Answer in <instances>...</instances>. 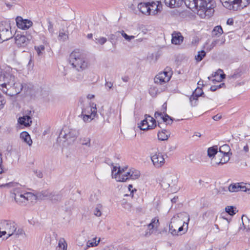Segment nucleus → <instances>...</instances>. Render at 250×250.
Here are the masks:
<instances>
[{
    "label": "nucleus",
    "instance_id": "obj_47",
    "mask_svg": "<svg viewBox=\"0 0 250 250\" xmlns=\"http://www.w3.org/2000/svg\"><path fill=\"white\" fill-rule=\"evenodd\" d=\"M100 242V240H99L98 241H96V239H93V241H88V242H87V247H95V246H96L98 245V244H99Z\"/></svg>",
    "mask_w": 250,
    "mask_h": 250
},
{
    "label": "nucleus",
    "instance_id": "obj_44",
    "mask_svg": "<svg viewBox=\"0 0 250 250\" xmlns=\"http://www.w3.org/2000/svg\"><path fill=\"white\" fill-rule=\"evenodd\" d=\"M90 141L91 140L89 138H83L80 140V143L82 145L89 147L90 146Z\"/></svg>",
    "mask_w": 250,
    "mask_h": 250
},
{
    "label": "nucleus",
    "instance_id": "obj_15",
    "mask_svg": "<svg viewBox=\"0 0 250 250\" xmlns=\"http://www.w3.org/2000/svg\"><path fill=\"white\" fill-rule=\"evenodd\" d=\"M151 159L153 165L156 167H160L164 164L165 159L163 156L160 153L153 155L151 157Z\"/></svg>",
    "mask_w": 250,
    "mask_h": 250
},
{
    "label": "nucleus",
    "instance_id": "obj_14",
    "mask_svg": "<svg viewBox=\"0 0 250 250\" xmlns=\"http://www.w3.org/2000/svg\"><path fill=\"white\" fill-rule=\"evenodd\" d=\"M148 5L150 8V15H156L162 8L161 2L159 1L147 2Z\"/></svg>",
    "mask_w": 250,
    "mask_h": 250
},
{
    "label": "nucleus",
    "instance_id": "obj_7",
    "mask_svg": "<svg viewBox=\"0 0 250 250\" xmlns=\"http://www.w3.org/2000/svg\"><path fill=\"white\" fill-rule=\"evenodd\" d=\"M9 23L4 22L0 24V38L1 42L7 41L12 38L13 35Z\"/></svg>",
    "mask_w": 250,
    "mask_h": 250
},
{
    "label": "nucleus",
    "instance_id": "obj_26",
    "mask_svg": "<svg viewBox=\"0 0 250 250\" xmlns=\"http://www.w3.org/2000/svg\"><path fill=\"white\" fill-rule=\"evenodd\" d=\"M126 174L128 176V179H131L135 180L140 177V173L139 171L134 168H132L130 169L129 171L126 172Z\"/></svg>",
    "mask_w": 250,
    "mask_h": 250
},
{
    "label": "nucleus",
    "instance_id": "obj_18",
    "mask_svg": "<svg viewBox=\"0 0 250 250\" xmlns=\"http://www.w3.org/2000/svg\"><path fill=\"white\" fill-rule=\"evenodd\" d=\"M15 43L19 47H24L27 45L29 40L24 35L18 34L15 38Z\"/></svg>",
    "mask_w": 250,
    "mask_h": 250
},
{
    "label": "nucleus",
    "instance_id": "obj_43",
    "mask_svg": "<svg viewBox=\"0 0 250 250\" xmlns=\"http://www.w3.org/2000/svg\"><path fill=\"white\" fill-rule=\"evenodd\" d=\"M68 36L65 32L63 29L60 30L59 31V39L62 40V41H65L67 40Z\"/></svg>",
    "mask_w": 250,
    "mask_h": 250
},
{
    "label": "nucleus",
    "instance_id": "obj_23",
    "mask_svg": "<svg viewBox=\"0 0 250 250\" xmlns=\"http://www.w3.org/2000/svg\"><path fill=\"white\" fill-rule=\"evenodd\" d=\"M51 192L49 190H42L37 193L36 197L40 200L49 199L51 195Z\"/></svg>",
    "mask_w": 250,
    "mask_h": 250
},
{
    "label": "nucleus",
    "instance_id": "obj_6",
    "mask_svg": "<svg viewBox=\"0 0 250 250\" xmlns=\"http://www.w3.org/2000/svg\"><path fill=\"white\" fill-rule=\"evenodd\" d=\"M172 75V69L170 67H167L164 71L160 72L154 78L156 83L162 84L168 82Z\"/></svg>",
    "mask_w": 250,
    "mask_h": 250
},
{
    "label": "nucleus",
    "instance_id": "obj_24",
    "mask_svg": "<svg viewBox=\"0 0 250 250\" xmlns=\"http://www.w3.org/2000/svg\"><path fill=\"white\" fill-rule=\"evenodd\" d=\"M223 6L227 8L236 10L237 8H235L234 5L236 4V0H221Z\"/></svg>",
    "mask_w": 250,
    "mask_h": 250
},
{
    "label": "nucleus",
    "instance_id": "obj_33",
    "mask_svg": "<svg viewBox=\"0 0 250 250\" xmlns=\"http://www.w3.org/2000/svg\"><path fill=\"white\" fill-rule=\"evenodd\" d=\"M241 219L244 228L250 230V219L245 215H242Z\"/></svg>",
    "mask_w": 250,
    "mask_h": 250
},
{
    "label": "nucleus",
    "instance_id": "obj_11",
    "mask_svg": "<svg viewBox=\"0 0 250 250\" xmlns=\"http://www.w3.org/2000/svg\"><path fill=\"white\" fill-rule=\"evenodd\" d=\"M127 167H124L121 168L120 167H118V171L114 174V178L118 182H125L128 180V176L126 174V170Z\"/></svg>",
    "mask_w": 250,
    "mask_h": 250
},
{
    "label": "nucleus",
    "instance_id": "obj_56",
    "mask_svg": "<svg viewBox=\"0 0 250 250\" xmlns=\"http://www.w3.org/2000/svg\"><path fill=\"white\" fill-rule=\"evenodd\" d=\"M167 104L166 103H165L162 106L161 112L165 115L167 111Z\"/></svg>",
    "mask_w": 250,
    "mask_h": 250
},
{
    "label": "nucleus",
    "instance_id": "obj_49",
    "mask_svg": "<svg viewBox=\"0 0 250 250\" xmlns=\"http://www.w3.org/2000/svg\"><path fill=\"white\" fill-rule=\"evenodd\" d=\"M157 92L158 89L154 86H151L149 90V93L152 97L156 96Z\"/></svg>",
    "mask_w": 250,
    "mask_h": 250
},
{
    "label": "nucleus",
    "instance_id": "obj_36",
    "mask_svg": "<svg viewBox=\"0 0 250 250\" xmlns=\"http://www.w3.org/2000/svg\"><path fill=\"white\" fill-rule=\"evenodd\" d=\"M230 150L229 146L228 145H224L219 147V152H222L224 155L229 156V152Z\"/></svg>",
    "mask_w": 250,
    "mask_h": 250
},
{
    "label": "nucleus",
    "instance_id": "obj_58",
    "mask_svg": "<svg viewBox=\"0 0 250 250\" xmlns=\"http://www.w3.org/2000/svg\"><path fill=\"white\" fill-rule=\"evenodd\" d=\"M162 116H164V115L161 111H156L154 114V117L156 119L158 118L159 117H160L162 119Z\"/></svg>",
    "mask_w": 250,
    "mask_h": 250
},
{
    "label": "nucleus",
    "instance_id": "obj_19",
    "mask_svg": "<svg viewBox=\"0 0 250 250\" xmlns=\"http://www.w3.org/2000/svg\"><path fill=\"white\" fill-rule=\"evenodd\" d=\"M31 196V194L29 192H27L22 194H16L15 196V200L19 204L25 203L26 201L28 200L29 197Z\"/></svg>",
    "mask_w": 250,
    "mask_h": 250
},
{
    "label": "nucleus",
    "instance_id": "obj_9",
    "mask_svg": "<svg viewBox=\"0 0 250 250\" xmlns=\"http://www.w3.org/2000/svg\"><path fill=\"white\" fill-rule=\"evenodd\" d=\"M230 192H238L239 191L248 192L250 190V184L244 183H237L230 185L229 187Z\"/></svg>",
    "mask_w": 250,
    "mask_h": 250
},
{
    "label": "nucleus",
    "instance_id": "obj_42",
    "mask_svg": "<svg viewBox=\"0 0 250 250\" xmlns=\"http://www.w3.org/2000/svg\"><path fill=\"white\" fill-rule=\"evenodd\" d=\"M102 209V206L101 204H98L96 206L94 209L93 212L95 215L99 217L102 214L101 210Z\"/></svg>",
    "mask_w": 250,
    "mask_h": 250
},
{
    "label": "nucleus",
    "instance_id": "obj_60",
    "mask_svg": "<svg viewBox=\"0 0 250 250\" xmlns=\"http://www.w3.org/2000/svg\"><path fill=\"white\" fill-rule=\"evenodd\" d=\"M219 42V40H215V41H213L210 44V49H212V48H213L217 43V42Z\"/></svg>",
    "mask_w": 250,
    "mask_h": 250
},
{
    "label": "nucleus",
    "instance_id": "obj_62",
    "mask_svg": "<svg viewBox=\"0 0 250 250\" xmlns=\"http://www.w3.org/2000/svg\"><path fill=\"white\" fill-rule=\"evenodd\" d=\"M221 118V115H219V114H217L215 116H214L213 117H212V119L214 120V121H218L219 120H220V119Z\"/></svg>",
    "mask_w": 250,
    "mask_h": 250
},
{
    "label": "nucleus",
    "instance_id": "obj_59",
    "mask_svg": "<svg viewBox=\"0 0 250 250\" xmlns=\"http://www.w3.org/2000/svg\"><path fill=\"white\" fill-rule=\"evenodd\" d=\"M217 72H215L214 74H212L211 76L208 77V79L209 80H211L213 83H215V82H217V80L215 79H212V78L213 77H216Z\"/></svg>",
    "mask_w": 250,
    "mask_h": 250
},
{
    "label": "nucleus",
    "instance_id": "obj_38",
    "mask_svg": "<svg viewBox=\"0 0 250 250\" xmlns=\"http://www.w3.org/2000/svg\"><path fill=\"white\" fill-rule=\"evenodd\" d=\"M162 119L163 122L165 123L167 125H171L173 121V119L167 114H165L164 116H162Z\"/></svg>",
    "mask_w": 250,
    "mask_h": 250
},
{
    "label": "nucleus",
    "instance_id": "obj_48",
    "mask_svg": "<svg viewBox=\"0 0 250 250\" xmlns=\"http://www.w3.org/2000/svg\"><path fill=\"white\" fill-rule=\"evenodd\" d=\"M216 72V76L220 74L219 78L217 80V82H220L222 79L225 78L226 75L223 73V71L222 69H219Z\"/></svg>",
    "mask_w": 250,
    "mask_h": 250
},
{
    "label": "nucleus",
    "instance_id": "obj_20",
    "mask_svg": "<svg viewBox=\"0 0 250 250\" xmlns=\"http://www.w3.org/2000/svg\"><path fill=\"white\" fill-rule=\"evenodd\" d=\"M184 37L180 32L174 31L172 34L171 42L173 44L178 45L180 44L183 41Z\"/></svg>",
    "mask_w": 250,
    "mask_h": 250
},
{
    "label": "nucleus",
    "instance_id": "obj_45",
    "mask_svg": "<svg viewBox=\"0 0 250 250\" xmlns=\"http://www.w3.org/2000/svg\"><path fill=\"white\" fill-rule=\"evenodd\" d=\"M107 41V39L105 37H100L98 38H95V42L97 44L101 45L104 44Z\"/></svg>",
    "mask_w": 250,
    "mask_h": 250
},
{
    "label": "nucleus",
    "instance_id": "obj_51",
    "mask_svg": "<svg viewBox=\"0 0 250 250\" xmlns=\"http://www.w3.org/2000/svg\"><path fill=\"white\" fill-rule=\"evenodd\" d=\"M6 102V101L4 97L1 94H0V110L4 107Z\"/></svg>",
    "mask_w": 250,
    "mask_h": 250
},
{
    "label": "nucleus",
    "instance_id": "obj_63",
    "mask_svg": "<svg viewBox=\"0 0 250 250\" xmlns=\"http://www.w3.org/2000/svg\"><path fill=\"white\" fill-rule=\"evenodd\" d=\"M227 24L231 25L233 24V20L232 19H229L227 21Z\"/></svg>",
    "mask_w": 250,
    "mask_h": 250
},
{
    "label": "nucleus",
    "instance_id": "obj_10",
    "mask_svg": "<svg viewBox=\"0 0 250 250\" xmlns=\"http://www.w3.org/2000/svg\"><path fill=\"white\" fill-rule=\"evenodd\" d=\"M127 167H124L121 168L120 167H118V171L114 174V178L118 182H125L128 180V176L126 174V170Z\"/></svg>",
    "mask_w": 250,
    "mask_h": 250
},
{
    "label": "nucleus",
    "instance_id": "obj_17",
    "mask_svg": "<svg viewBox=\"0 0 250 250\" xmlns=\"http://www.w3.org/2000/svg\"><path fill=\"white\" fill-rule=\"evenodd\" d=\"M82 110L81 114H90L93 113V114H97L96 104L92 103H89L88 105H83L82 107Z\"/></svg>",
    "mask_w": 250,
    "mask_h": 250
},
{
    "label": "nucleus",
    "instance_id": "obj_29",
    "mask_svg": "<svg viewBox=\"0 0 250 250\" xmlns=\"http://www.w3.org/2000/svg\"><path fill=\"white\" fill-rule=\"evenodd\" d=\"M166 5L171 7H179L181 5V0H165Z\"/></svg>",
    "mask_w": 250,
    "mask_h": 250
},
{
    "label": "nucleus",
    "instance_id": "obj_34",
    "mask_svg": "<svg viewBox=\"0 0 250 250\" xmlns=\"http://www.w3.org/2000/svg\"><path fill=\"white\" fill-rule=\"evenodd\" d=\"M58 246L61 250H67V244L63 238L59 239Z\"/></svg>",
    "mask_w": 250,
    "mask_h": 250
},
{
    "label": "nucleus",
    "instance_id": "obj_52",
    "mask_svg": "<svg viewBox=\"0 0 250 250\" xmlns=\"http://www.w3.org/2000/svg\"><path fill=\"white\" fill-rule=\"evenodd\" d=\"M122 36L127 41H130L131 40L135 38L134 36H129L127 34L124 32V31L122 32Z\"/></svg>",
    "mask_w": 250,
    "mask_h": 250
},
{
    "label": "nucleus",
    "instance_id": "obj_28",
    "mask_svg": "<svg viewBox=\"0 0 250 250\" xmlns=\"http://www.w3.org/2000/svg\"><path fill=\"white\" fill-rule=\"evenodd\" d=\"M20 137L29 146H31L32 144V141L31 139L30 135L27 132H22L20 134Z\"/></svg>",
    "mask_w": 250,
    "mask_h": 250
},
{
    "label": "nucleus",
    "instance_id": "obj_55",
    "mask_svg": "<svg viewBox=\"0 0 250 250\" xmlns=\"http://www.w3.org/2000/svg\"><path fill=\"white\" fill-rule=\"evenodd\" d=\"M34 113V111L31 110H27L25 111V116H27L28 118H31Z\"/></svg>",
    "mask_w": 250,
    "mask_h": 250
},
{
    "label": "nucleus",
    "instance_id": "obj_57",
    "mask_svg": "<svg viewBox=\"0 0 250 250\" xmlns=\"http://www.w3.org/2000/svg\"><path fill=\"white\" fill-rule=\"evenodd\" d=\"M151 223L155 225V228H157L159 225V219L155 217L152 219Z\"/></svg>",
    "mask_w": 250,
    "mask_h": 250
},
{
    "label": "nucleus",
    "instance_id": "obj_46",
    "mask_svg": "<svg viewBox=\"0 0 250 250\" xmlns=\"http://www.w3.org/2000/svg\"><path fill=\"white\" fill-rule=\"evenodd\" d=\"M35 49L36 50L37 54L39 56L42 54V51L44 50V46L43 45H40L38 46H35Z\"/></svg>",
    "mask_w": 250,
    "mask_h": 250
},
{
    "label": "nucleus",
    "instance_id": "obj_27",
    "mask_svg": "<svg viewBox=\"0 0 250 250\" xmlns=\"http://www.w3.org/2000/svg\"><path fill=\"white\" fill-rule=\"evenodd\" d=\"M62 198V194L61 192L53 191L51 192V195L49 200L52 203H56L60 201Z\"/></svg>",
    "mask_w": 250,
    "mask_h": 250
},
{
    "label": "nucleus",
    "instance_id": "obj_3",
    "mask_svg": "<svg viewBox=\"0 0 250 250\" xmlns=\"http://www.w3.org/2000/svg\"><path fill=\"white\" fill-rule=\"evenodd\" d=\"M69 62L78 71L83 70L88 66V62H86L83 55L78 50H74L70 54Z\"/></svg>",
    "mask_w": 250,
    "mask_h": 250
},
{
    "label": "nucleus",
    "instance_id": "obj_54",
    "mask_svg": "<svg viewBox=\"0 0 250 250\" xmlns=\"http://www.w3.org/2000/svg\"><path fill=\"white\" fill-rule=\"evenodd\" d=\"M169 232L172 235H178L179 234L177 233V230L176 229L173 228V226L169 225Z\"/></svg>",
    "mask_w": 250,
    "mask_h": 250
},
{
    "label": "nucleus",
    "instance_id": "obj_39",
    "mask_svg": "<svg viewBox=\"0 0 250 250\" xmlns=\"http://www.w3.org/2000/svg\"><path fill=\"white\" fill-rule=\"evenodd\" d=\"M13 235H15L16 236L19 237L20 236H22L23 237H26L27 235L25 233L23 229L21 228H19L17 229H16L15 232L13 233Z\"/></svg>",
    "mask_w": 250,
    "mask_h": 250
},
{
    "label": "nucleus",
    "instance_id": "obj_1",
    "mask_svg": "<svg viewBox=\"0 0 250 250\" xmlns=\"http://www.w3.org/2000/svg\"><path fill=\"white\" fill-rule=\"evenodd\" d=\"M23 88V85L14 75L0 69V89L3 93L13 97L20 93Z\"/></svg>",
    "mask_w": 250,
    "mask_h": 250
},
{
    "label": "nucleus",
    "instance_id": "obj_4",
    "mask_svg": "<svg viewBox=\"0 0 250 250\" xmlns=\"http://www.w3.org/2000/svg\"><path fill=\"white\" fill-rule=\"evenodd\" d=\"M79 134V131L77 130L65 127L61 130L59 139L63 138V142L67 141L68 144H71L76 140Z\"/></svg>",
    "mask_w": 250,
    "mask_h": 250
},
{
    "label": "nucleus",
    "instance_id": "obj_64",
    "mask_svg": "<svg viewBox=\"0 0 250 250\" xmlns=\"http://www.w3.org/2000/svg\"><path fill=\"white\" fill-rule=\"evenodd\" d=\"M148 227L150 229H153L154 228H155V225L152 224L151 222L148 225Z\"/></svg>",
    "mask_w": 250,
    "mask_h": 250
},
{
    "label": "nucleus",
    "instance_id": "obj_50",
    "mask_svg": "<svg viewBox=\"0 0 250 250\" xmlns=\"http://www.w3.org/2000/svg\"><path fill=\"white\" fill-rule=\"evenodd\" d=\"M47 23H48V27H47L48 30L49 32V33L52 35L54 31V28H53V24L49 19L47 20Z\"/></svg>",
    "mask_w": 250,
    "mask_h": 250
},
{
    "label": "nucleus",
    "instance_id": "obj_16",
    "mask_svg": "<svg viewBox=\"0 0 250 250\" xmlns=\"http://www.w3.org/2000/svg\"><path fill=\"white\" fill-rule=\"evenodd\" d=\"M204 93L202 89L197 87L194 92H193L192 95L189 98L190 102L192 106H195L197 104L198 98L200 96H203Z\"/></svg>",
    "mask_w": 250,
    "mask_h": 250
},
{
    "label": "nucleus",
    "instance_id": "obj_35",
    "mask_svg": "<svg viewBox=\"0 0 250 250\" xmlns=\"http://www.w3.org/2000/svg\"><path fill=\"white\" fill-rule=\"evenodd\" d=\"M250 4V0H236V4L240 8H243Z\"/></svg>",
    "mask_w": 250,
    "mask_h": 250
},
{
    "label": "nucleus",
    "instance_id": "obj_22",
    "mask_svg": "<svg viewBox=\"0 0 250 250\" xmlns=\"http://www.w3.org/2000/svg\"><path fill=\"white\" fill-rule=\"evenodd\" d=\"M138 9L143 14L145 15H150V8L148 5L147 2H141L138 5Z\"/></svg>",
    "mask_w": 250,
    "mask_h": 250
},
{
    "label": "nucleus",
    "instance_id": "obj_30",
    "mask_svg": "<svg viewBox=\"0 0 250 250\" xmlns=\"http://www.w3.org/2000/svg\"><path fill=\"white\" fill-rule=\"evenodd\" d=\"M97 114H93V113L90 114H81L79 115V117H81L84 122H89L94 119L96 116Z\"/></svg>",
    "mask_w": 250,
    "mask_h": 250
},
{
    "label": "nucleus",
    "instance_id": "obj_61",
    "mask_svg": "<svg viewBox=\"0 0 250 250\" xmlns=\"http://www.w3.org/2000/svg\"><path fill=\"white\" fill-rule=\"evenodd\" d=\"M105 85V87H107L109 89H111L113 86V83L111 82H106Z\"/></svg>",
    "mask_w": 250,
    "mask_h": 250
},
{
    "label": "nucleus",
    "instance_id": "obj_25",
    "mask_svg": "<svg viewBox=\"0 0 250 250\" xmlns=\"http://www.w3.org/2000/svg\"><path fill=\"white\" fill-rule=\"evenodd\" d=\"M170 134L169 131L163 129L161 131H158L157 134L158 138L161 141L167 140L170 136Z\"/></svg>",
    "mask_w": 250,
    "mask_h": 250
},
{
    "label": "nucleus",
    "instance_id": "obj_37",
    "mask_svg": "<svg viewBox=\"0 0 250 250\" xmlns=\"http://www.w3.org/2000/svg\"><path fill=\"white\" fill-rule=\"evenodd\" d=\"M162 119L163 122L165 123L167 125H171L173 121V119L167 114H165L164 116H162Z\"/></svg>",
    "mask_w": 250,
    "mask_h": 250
},
{
    "label": "nucleus",
    "instance_id": "obj_40",
    "mask_svg": "<svg viewBox=\"0 0 250 250\" xmlns=\"http://www.w3.org/2000/svg\"><path fill=\"white\" fill-rule=\"evenodd\" d=\"M236 208L233 206H227L225 208V210L229 215L233 216L236 213Z\"/></svg>",
    "mask_w": 250,
    "mask_h": 250
},
{
    "label": "nucleus",
    "instance_id": "obj_5",
    "mask_svg": "<svg viewBox=\"0 0 250 250\" xmlns=\"http://www.w3.org/2000/svg\"><path fill=\"white\" fill-rule=\"evenodd\" d=\"M17 229V224L11 220H2L0 221V230L3 231L2 234H8V237L13 235Z\"/></svg>",
    "mask_w": 250,
    "mask_h": 250
},
{
    "label": "nucleus",
    "instance_id": "obj_12",
    "mask_svg": "<svg viewBox=\"0 0 250 250\" xmlns=\"http://www.w3.org/2000/svg\"><path fill=\"white\" fill-rule=\"evenodd\" d=\"M229 160V156L224 155L222 152H219L216 155L214 159L212 160V163L213 166L223 165L227 163Z\"/></svg>",
    "mask_w": 250,
    "mask_h": 250
},
{
    "label": "nucleus",
    "instance_id": "obj_32",
    "mask_svg": "<svg viewBox=\"0 0 250 250\" xmlns=\"http://www.w3.org/2000/svg\"><path fill=\"white\" fill-rule=\"evenodd\" d=\"M218 147L217 146H214L212 147H210L208 149V156L211 158L212 157H215L216 155L218 153Z\"/></svg>",
    "mask_w": 250,
    "mask_h": 250
},
{
    "label": "nucleus",
    "instance_id": "obj_13",
    "mask_svg": "<svg viewBox=\"0 0 250 250\" xmlns=\"http://www.w3.org/2000/svg\"><path fill=\"white\" fill-rule=\"evenodd\" d=\"M17 25L18 28L25 30L28 29L32 25V22L27 19L23 20L21 17L16 18Z\"/></svg>",
    "mask_w": 250,
    "mask_h": 250
},
{
    "label": "nucleus",
    "instance_id": "obj_41",
    "mask_svg": "<svg viewBox=\"0 0 250 250\" xmlns=\"http://www.w3.org/2000/svg\"><path fill=\"white\" fill-rule=\"evenodd\" d=\"M206 55V53L204 50L199 51L197 55L195 56V59L197 62H200L205 57Z\"/></svg>",
    "mask_w": 250,
    "mask_h": 250
},
{
    "label": "nucleus",
    "instance_id": "obj_21",
    "mask_svg": "<svg viewBox=\"0 0 250 250\" xmlns=\"http://www.w3.org/2000/svg\"><path fill=\"white\" fill-rule=\"evenodd\" d=\"M18 123L25 127H29L31 126L32 124L31 118H28L27 116L23 115L22 117H19L18 120Z\"/></svg>",
    "mask_w": 250,
    "mask_h": 250
},
{
    "label": "nucleus",
    "instance_id": "obj_53",
    "mask_svg": "<svg viewBox=\"0 0 250 250\" xmlns=\"http://www.w3.org/2000/svg\"><path fill=\"white\" fill-rule=\"evenodd\" d=\"M224 86H225V83H220V84L218 85H212L210 88V89L211 91H216L217 89H219V88H222Z\"/></svg>",
    "mask_w": 250,
    "mask_h": 250
},
{
    "label": "nucleus",
    "instance_id": "obj_31",
    "mask_svg": "<svg viewBox=\"0 0 250 250\" xmlns=\"http://www.w3.org/2000/svg\"><path fill=\"white\" fill-rule=\"evenodd\" d=\"M223 33V30L220 25L216 26L212 31V36L213 37H219Z\"/></svg>",
    "mask_w": 250,
    "mask_h": 250
},
{
    "label": "nucleus",
    "instance_id": "obj_8",
    "mask_svg": "<svg viewBox=\"0 0 250 250\" xmlns=\"http://www.w3.org/2000/svg\"><path fill=\"white\" fill-rule=\"evenodd\" d=\"M145 117V119L141 121L139 126L140 128L143 130L155 128L157 126L155 119L148 115H146Z\"/></svg>",
    "mask_w": 250,
    "mask_h": 250
},
{
    "label": "nucleus",
    "instance_id": "obj_2",
    "mask_svg": "<svg viewBox=\"0 0 250 250\" xmlns=\"http://www.w3.org/2000/svg\"><path fill=\"white\" fill-rule=\"evenodd\" d=\"M187 7L195 8L197 14L201 18H209L214 13V2L212 0H183Z\"/></svg>",
    "mask_w": 250,
    "mask_h": 250
}]
</instances>
